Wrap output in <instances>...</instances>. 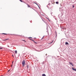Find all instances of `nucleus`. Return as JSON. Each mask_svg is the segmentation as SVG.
Instances as JSON below:
<instances>
[{
	"mask_svg": "<svg viewBox=\"0 0 76 76\" xmlns=\"http://www.w3.org/2000/svg\"><path fill=\"white\" fill-rule=\"evenodd\" d=\"M54 41V40H53L52 42H51L48 43V44H51V43H53V42Z\"/></svg>",
	"mask_w": 76,
	"mask_h": 76,
	"instance_id": "0eeeda50",
	"label": "nucleus"
},
{
	"mask_svg": "<svg viewBox=\"0 0 76 76\" xmlns=\"http://www.w3.org/2000/svg\"><path fill=\"white\" fill-rule=\"evenodd\" d=\"M72 7L73 8H74V7H75V5H73L72 6Z\"/></svg>",
	"mask_w": 76,
	"mask_h": 76,
	"instance_id": "9b49d317",
	"label": "nucleus"
},
{
	"mask_svg": "<svg viewBox=\"0 0 76 76\" xmlns=\"http://www.w3.org/2000/svg\"><path fill=\"white\" fill-rule=\"evenodd\" d=\"M3 49V48H0V49Z\"/></svg>",
	"mask_w": 76,
	"mask_h": 76,
	"instance_id": "2eb2a0df",
	"label": "nucleus"
},
{
	"mask_svg": "<svg viewBox=\"0 0 76 76\" xmlns=\"http://www.w3.org/2000/svg\"><path fill=\"white\" fill-rule=\"evenodd\" d=\"M12 56L13 57H14V56H13V55H12Z\"/></svg>",
	"mask_w": 76,
	"mask_h": 76,
	"instance_id": "412c9836",
	"label": "nucleus"
},
{
	"mask_svg": "<svg viewBox=\"0 0 76 76\" xmlns=\"http://www.w3.org/2000/svg\"><path fill=\"white\" fill-rule=\"evenodd\" d=\"M17 53H18V52L17 51V50H15V54H17Z\"/></svg>",
	"mask_w": 76,
	"mask_h": 76,
	"instance_id": "423d86ee",
	"label": "nucleus"
},
{
	"mask_svg": "<svg viewBox=\"0 0 76 76\" xmlns=\"http://www.w3.org/2000/svg\"><path fill=\"white\" fill-rule=\"evenodd\" d=\"M56 4H58V2H56Z\"/></svg>",
	"mask_w": 76,
	"mask_h": 76,
	"instance_id": "9d476101",
	"label": "nucleus"
},
{
	"mask_svg": "<svg viewBox=\"0 0 76 76\" xmlns=\"http://www.w3.org/2000/svg\"><path fill=\"white\" fill-rule=\"evenodd\" d=\"M20 1H21V2H23V1L22 0H19Z\"/></svg>",
	"mask_w": 76,
	"mask_h": 76,
	"instance_id": "f8f14e48",
	"label": "nucleus"
},
{
	"mask_svg": "<svg viewBox=\"0 0 76 76\" xmlns=\"http://www.w3.org/2000/svg\"><path fill=\"white\" fill-rule=\"evenodd\" d=\"M2 34H4V35H7V34L5 33H2Z\"/></svg>",
	"mask_w": 76,
	"mask_h": 76,
	"instance_id": "ddd939ff",
	"label": "nucleus"
},
{
	"mask_svg": "<svg viewBox=\"0 0 76 76\" xmlns=\"http://www.w3.org/2000/svg\"><path fill=\"white\" fill-rule=\"evenodd\" d=\"M30 39L31 40V41H33L34 42H35V41H34V40H32V39Z\"/></svg>",
	"mask_w": 76,
	"mask_h": 76,
	"instance_id": "1a4fd4ad",
	"label": "nucleus"
},
{
	"mask_svg": "<svg viewBox=\"0 0 76 76\" xmlns=\"http://www.w3.org/2000/svg\"><path fill=\"white\" fill-rule=\"evenodd\" d=\"M72 69L73 70H74L75 71H76V69H74L72 67Z\"/></svg>",
	"mask_w": 76,
	"mask_h": 76,
	"instance_id": "7ed1b4c3",
	"label": "nucleus"
},
{
	"mask_svg": "<svg viewBox=\"0 0 76 76\" xmlns=\"http://www.w3.org/2000/svg\"><path fill=\"white\" fill-rule=\"evenodd\" d=\"M46 55H47V54H46Z\"/></svg>",
	"mask_w": 76,
	"mask_h": 76,
	"instance_id": "b1692460",
	"label": "nucleus"
},
{
	"mask_svg": "<svg viewBox=\"0 0 76 76\" xmlns=\"http://www.w3.org/2000/svg\"><path fill=\"white\" fill-rule=\"evenodd\" d=\"M27 68H28V66H27Z\"/></svg>",
	"mask_w": 76,
	"mask_h": 76,
	"instance_id": "4be33fe9",
	"label": "nucleus"
},
{
	"mask_svg": "<svg viewBox=\"0 0 76 76\" xmlns=\"http://www.w3.org/2000/svg\"><path fill=\"white\" fill-rule=\"evenodd\" d=\"M44 36L41 39H43V38H44Z\"/></svg>",
	"mask_w": 76,
	"mask_h": 76,
	"instance_id": "4468645a",
	"label": "nucleus"
},
{
	"mask_svg": "<svg viewBox=\"0 0 76 76\" xmlns=\"http://www.w3.org/2000/svg\"><path fill=\"white\" fill-rule=\"evenodd\" d=\"M26 62H25V60H23L22 62V64L23 65V67L24 66H25V63Z\"/></svg>",
	"mask_w": 76,
	"mask_h": 76,
	"instance_id": "f257e3e1",
	"label": "nucleus"
},
{
	"mask_svg": "<svg viewBox=\"0 0 76 76\" xmlns=\"http://www.w3.org/2000/svg\"><path fill=\"white\" fill-rule=\"evenodd\" d=\"M35 43V44H37V42H34Z\"/></svg>",
	"mask_w": 76,
	"mask_h": 76,
	"instance_id": "f3484780",
	"label": "nucleus"
},
{
	"mask_svg": "<svg viewBox=\"0 0 76 76\" xmlns=\"http://www.w3.org/2000/svg\"><path fill=\"white\" fill-rule=\"evenodd\" d=\"M11 67H12V65Z\"/></svg>",
	"mask_w": 76,
	"mask_h": 76,
	"instance_id": "5701e85b",
	"label": "nucleus"
},
{
	"mask_svg": "<svg viewBox=\"0 0 76 76\" xmlns=\"http://www.w3.org/2000/svg\"><path fill=\"white\" fill-rule=\"evenodd\" d=\"M22 41H24L25 42H26V41H25L24 40H22Z\"/></svg>",
	"mask_w": 76,
	"mask_h": 76,
	"instance_id": "dca6fc26",
	"label": "nucleus"
},
{
	"mask_svg": "<svg viewBox=\"0 0 76 76\" xmlns=\"http://www.w3.org/2000/svg\"><path fill=\"white\" fill-rule=\"evenodd\" d=\"M10 71V70H9L8 71V72H9Z\"/></svg>",
	"mask_w": 76,
	"mask_h": 76,
	"instance_id": "aec40b11",
	"label": "nucleus"
},
{
	"mask_svg": "<svg viewBox=\"0 0 76 76\" xmlns=\"http://www.w3.org/2000/svg\"><path fill=\"white\" fill-rule=\"evenodd\" d=\"M13 62H14V61H13L12 62V64H13Z\"/></svg>",
	"mask_w": 76,
	"mask_h": 76,
	"instance_id": "a211bd4d",
	"label": "nucleus"
},
{
	"mask_svg": "<svg viewBox=\"0 0 76 76\" xmlns=\"http://www.w3.org/2000/svg\"><path fill=\"white\" fill-rule=\"evenodd\" d=\"M27 6L29 7H30V6H29V5L28 4H27Z\"/></svg>",
	"mask_w": 76,
	"mask_h": 76,
	"instance_id": "6e6552de",
	"label": "nucleus"
},
{
	"mask_svg": "<svg viewBox=\"0 0 76 76\" xmlns=\"http://www.w3.org/2000/svg\"><path fill=\"white\" fill-rule=\"evenodd\" d=\"M8 39H5L3 40V41H7V40H8Z\"/></svg>",
	"mask_w": 76,
	"mask_h": 76,
	"instance_id": "39448f33",
	"label": "nucleus"
},
{
	"mask_svg": "<svg viewBox=\"0 0 76 76\" xmlns=\"http://www.w3.org/2000/svg\"><path fill=\"white\" fill-rule=\"evenodd\" d=\"M69 64L70 65V64H71V65H72V66H73V64L72 63H70V62H69Z\"/></svg>",
	"mask_w": 76,
	"mask_h": 76,
	"instance_id": "f03ea898",
	"label": "nucleus"
},
{
	"mask_svg": "<svg viewBox=\"0 0 76 76\" xmlns=\"http://www.w3.org/2000/svg\"><path fill=\"white\" fill-rule=\"evenodd\" d=\"M65 44L66 45H67H67H69V43L68 42H66Z\"/></svg>",
	"mask_w": 76,
	"mask_h": 76,
	"instance_id": "20e7f679",
	"label": "nucleus"
},
{
	"mask_svg": "<svg viewBox=\"0 0 76 76\" xmlns=\"http://www.w3.org/2000/svg\"><path fill=\"white\" fill-rule=\"evenodd\" d=\"M29 38H32V37H30Z\"/></svg>",
	"mask_w": 76,
	"mask_h": 76,
	"instance_id": "6ab92c4d",
	"label": "nucleus"
}]
</instances>
